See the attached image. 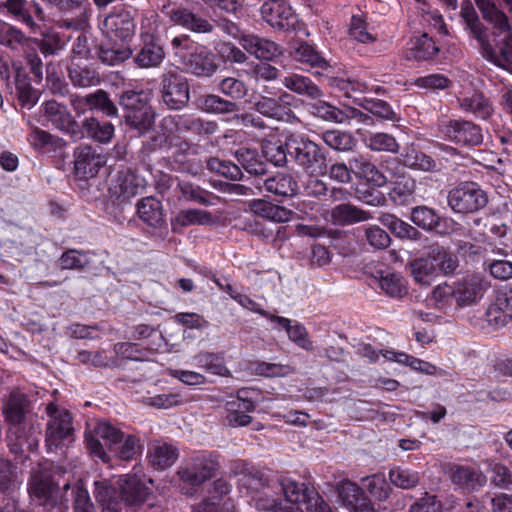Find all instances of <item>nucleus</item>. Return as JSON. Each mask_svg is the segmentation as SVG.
I'll return each mask as SVG.
<instances>
[{
	"label": "nucleus",
	"instance_id": "412c9836",
	"mask_svg": "<svg viewBox=\"0 0 512 512\" xmlns=\"http://www.w3.org/2000/svg\"><path fill=\"white\" fill-rule=\"evenodd\" d=\"M163 126L165 128L171 126V132H191L197 135H211L214 134L218 128L214 121H206L200 117L188 114L166 117L163 119Z\"/></svg>",
	"mask_w": 512,
	"mask_h": 512
},
{
	"label": "nucleus",
	"instance_id": "7ed1b4c3",
	"mask_svg": "<svg viewBox=\"0 0 512 512\" xmlns=\"http://www.w3.org/2000/svg\"><path fill=\"white\" fill-rule=\"evenodd\" d=\"M447 203L455 213H475L487 205L488 197L476 182L466 181L448 191Z\"/></svg>",
	"mask_w": 512,
	"mask_h": 512
},
{
	"label": "nucleus",
	"instance_id": "f704fd0d",
	"mask_svg": "<svg viewBox=\"0 0 512 512\" xmlns=\"http://www.w3.org/2000/svg\"><path fill=\"white\" fill-rule=\"evenodd\" d=\"M68 78L72 85L77 88H88L101 83V76L96 69L74 62L68 67Z\"/></svg>",
	"mask_w": 512,
	"mask_h": 512
},
{
	"label": "nucleus",
	"instance_id": "79ce46f5",
	"mask_svg": "<svg viewBox=\"0 0 512 512\" xmlns=\"http://www.w3.org/2000/svg\"><path fill=\"white\" fill-rule=\"evenodd\" d=\"M82 128L89 138L100 143H108L114 136V125L108 121H100L95 117H88L82 122Z\"/></svg>",
	"mask_w": 512,
	"mask_h": 512
},
{
	"label": "nucleus",
	"instance_id": "6ab92c4d",
	"mask_svg": "<svg viewBox=\"0 0 512 512\" xmlns=\"http://www.w3.org/2000/svg\"><path fill=\"white\" fill-rule=\"evenodd\" d=\"M28 409L29 401L23 393L13 392L10 394L3 407L5 419L10 424L7 431V441L12 442L14 438H19L18 433L21 430V425L24 423Z\"/></svg>",
	"mask_w": 512,
	"mask_h": 512
},
{
	"label": "nucleus",
	"instance_id": "0e129e2a",
	"mask_svg": "<svg viewBox=\"0 0 512 512\" xmlns=\"http://www.w3.org/2000/svg\"><path fill=\"white\" fill-rule=\"evenodd\" d=\"M4 6L9 13L25 24L30 32L35 33L38 30V24L33 20L31 13L25 7L26 0H7Z\"/></svg>",
	"mask_w": 512,
	"mask_h": 512
},
{
	"label": "nucleus",
	"instance_id": "a878e982",
	"mask_svg": "<svg viewBox=\"0 0 512 512\" xmlns=\"http://www.w3.org/2000/svg\"><path fill=\"white\" fill-rule=\"evenodd\" d=\"M489 325L500 328L512 321V292L499 293L486 311Z\"/></svg>",
	"mask_w": 512,
	"mask_h": 512
},
{
	"label": "nucleus",
	"instance_id": "f257e3e1",
	"mask_svg": "<svg viewBox=\"0 0 512 512\" xmlns=\"http://www.w3.org/2000/svg\"><path fill=\"white\" fill-rule=\"evenodd\" d=\"M94 496L105 512H130L140 509L146 500L149 489L141 479L133 474L120 476L116 479L115 485L108 480L95 481Z\"/></svg>",
	"mask_w": 512,
	"mask_h": 512
},
{
	"label": "nucleus",
	"instance_id": "2eb2a0df",
	"mask_svg": "<svg viewBox=\"0 0 512 512\" xmlns=\"http://www.w3.org/2000/svg\"><path fill=\"white\" fill-rule=\"evenodd\" d=\"M454 286L455 304L462 308L476 304L483 297L489 284L481 275L472 274L458 280Z\"/></svg>",
	"mask_w": 512,
	"mask_h": 512
},
{
	"label": "nucleus",
	"instance_id": "8fccbe9b",
	"mask_svg": "<svg viewBox=\"0 0 512 512\" xmlns=\"http://www.w3.org/2000/svg\"><path fill=\"white\" fill-rule=\"evenodd\" d=\"M278 487V481H272L263 490L256 493V495L251 498L255 503V507L260 511L274 512L281 501L278 497Z\"/></svg>",
	"mask_w": 512,
	"mask_h": 512
},
{
	"label": "nucleus",
	"instance_id": "69168bd1",
	"mask_svg": "<svg viewBox=\"0 0 512 512\" xmlns=\"http://www.w3.org/2000/svg\"><path fill=\"white\" fill-rule=\"evenodd\" d=\"M483 19L491 24L498 33H506L512 30L508 16L496 5L480 12Z\"/></svg>",
	"mask_w": 512,
	"mask_h": 512
},
{
	"label": "nucleus",
	"instance_id": "052dcab7",
	"mask_svg": "<svg viewBox=\"0 0 512 512\" xmlns=\"http://www.w3.org/2000/svg\"><path fill=\"white\" fill-rule=\"evenodd\" d=\"M91 262L90 256L85 251L69 249L58 260L59 267L63 270H82Z\"/></svg>",
	"mask_w": 512,
	"mask_h": 512
},
{
	"label": "nucleus",
	"instance_id": "c756f323",
	"mask_svg": "<svg viewBox=\"0 0 512 512\" xmlns=\"http://www.w3.org/2000/svg\"><path fill=\"white\" fill-rule=\"evenodd\" d=\"M231 488L226 480L219 478L210 484L208 495L203 501L218 508L220 512H235V505L229 497Z\"/></svg>",
	"mask_w": 512,
	"mask_h": 512
},
{
	"label": "nucleus",
	"instance_id": "09e8293b",
	"mask_svg": "<svg viewBox=\"0 0 512 512\" xmlns=\"http://www.w3.org/2000/svg\"><path fill=\"white\" fill-rule=\"evenodd\" d=\"M141 452L140 439L131 434H123V438L110 450L115 457L125 461L136 458Z\"/></svg>",
	"mask_w": 512,
	"mask_h": 512
},
{
	"label": "nucleus",
	"instance_id": "423d86ee",
	"mask_svg": "<svg viewBox=\"0 0 512 512\" xmlns=\"http://www.w3.org/2000/svg\"><path fill=\"white\" fill-rule=\"evenodd\" d=\"M438 129L447 140L457 145L474 147L483 142L482 129L469 120H442L438 124Z\"/></svg>",
	"mask_w": 512,
	"mask_h": 512
},
{
	"label": "nucleus",
	"instance_id": "1a4fd4ad",
	"mask_svg": "<svg viewBox=\"0 0 512 512\" xmlns=\"http://www.w3.org/2000/svg\"><path fill=\"white\" fill-rule=\"evenodd\" d=\"M3 43L12 49H16L14 43L25 42L28 45H34L46 57L50 55H58L65 49L66 40L63 36L56 32H47L42 38H27L17 29H9L4 36Z\"/></svg>",
	"mask_w": 512,
	"mask_h": 512
},
{
	"label": "nucleus",
	"instance_id": "473e14b6",
	"mask_svg": "<svg viewBox=\"0 0 512 512\" xmlns=\"http://www.w3.org/2000/svg\"><path fill=\"white\" fill-rule=\"evenodd\" d=\"M179 457V450L173 444L156 442L148 453L151 465L158 470H165L171 467Z\"/></svg>",
	"mask_w": 512,
	"mask_h": 512
},
{
	"label": "nucleus",
	"instance_id": "4d7b16f0",
	"mask_svg": "<svg viewBox=\"0 0 512 512\" xmlns=\"http://www.w3.org/2000/svg\"><path fill=\"white\" fill-rule=\"evenodd\" d=\"M177 188L185 200L197 202L205 206L214 205V202L211 199L217 198L199 186L187 181H179Z\"/></svg>",
	"mask_w": 512,
	"mask_h": 512
},
{
	"label": "nucleus",
	"instance_id": "aec40b11",
	"mask_svg": "<svg viewBox=\"0 0 512 512\" xmlns=\"http://www.w3.org/2000/svg\"><path fill=\"white\" fill-rule=\"evenodd\" d=\"M41 109L43 115L55 128L71 134L76 139L82 138V132L77 130V122L66 105L48 100L41 105Z\"/></svg>",
	"mask_w": 512,
	"mask_h": 512
},
{
	"label": "nucleus",
	"instance_id": "603ef678",
	"mask_svg": "<svg viewBox=\"0 0 512 512\" xmlns=\"http://www.w3.org/2000/svg\"><path fill=\"white\" fill-rule=\"evenodd\" d=\"M383 357L390 361H395L407 366H410L416 371L423 372L428 375L436 373L437 367L429 362L410 356L404 352L386 351Z\"/></svg>",
	"mask_w": 512,
	"mask_h": 512
},
{
	"label": "nucleus",
	"instance_id": "dca6fc26",
	"mask_svg": "<svg viewBox=\"0 0 512 512\" xmlns=\"http://www.w3.org/2000/svg\"><path fill=\"white\" fill-rule=\"evenodd\" d=\"M182 65L186 73L198 78H210L219 69L217 56L204 47L183 56Z\"/></svg>",
	"mask_w": 512,
	"mask_h": 512
},
{
	"label": "nucleus",
	"instance_id": "e2e57ef3",
	"mask_svg": "<svg viewBox=\"0 0 512 512\" xmlns=\"http://www.w3.org/2000/svg\"><path fill=\"white\" fill-rule=\"evenodd\" d=\"M206 165L209 171L218 173L233 181L240 180L243 176L239 166L230 161L212 157L207 160Z\"/></svg>",
	"mask_w": 512,
	"mask_h": 512
},
{
	"label": "nucleus",
	"instance_id": "a19ab883",
	"mask_svg": "<svg viewBox=\"0 0 512 512\" xmlns=\"http://www.w3.org/2000/svg\"><path fill=\"white\" fill-rule=\"evenodd\" d=\"M291 55L297 62L307 64L311 68H320L323 71L331 68L329 62L306 42H302L299 46L295 47Z\"/></svg>",
	"mask_w": 512,
	"mask_h": 512
},
{
	"label": "nucleus",
	"instance_id": "39448f33",
	"mask_svg": "<svg viewBox=\"0 0 512 512\" xmlns=\"http://www.w3.org/2000/svg\"><path fill=\"white\" fill-rule=\"evenodd\" d=\"M46 413L49 416L46 427V446L53 451L73 440L72 417L67 410L59 409L53 403L46 406Z\"/></svg>",
	"mask_w": 512,
	"mask_h": 512
},
{
	"label": "nucleus",
	"instance_id": "680f3d73",
	"mask_svg": "<svg viewBox=\"0 0 512 512\" xmlns=\"http://www.w3.org/2000/svg\"><path fill=\"white\" fill-rule=\"evenodd\" d=\"M279 493L284 495L283 501L305 503L309 494H307L304 484H300L292 479L284 478L278 482Z\"/></svg>",
	"mask_w": 512,
	"mask_h": 512
},
{
	"label": "nucleus",
	"instance_id": "de8ad7c7",
	"mask_svg": "<svg viewBox=\"0 0 512 512\" xmlns=\"http://www.w3.org/2000/svg\"><path fill=\"white\" fill-rule=\"evenodd\" d=\"M322 140L328 147L338 152L351 151L356 145V140L351 133L336 129L323 132Z\"/></svg>",
	"mask_w": 512,
	"mask_h": 512
},
{
	"label": "nucleus",
	"instance_id": "774afa93",
	"mask_svg": "<svg viewBox=\"0 0 512 512\" xmlns=\"http://www.w3.org/2000/svg\"><path fill=\"white\" fill-rule=\"evenodd\" d=\"M363 486L369 494L378 501H385L389 497L390 487L381 475H372L363 479Z\"/></svg>",
	"mask_w": 512,
	"mask_h": 512
},
{
	"label": "nucleus",
	"instance_id": "58836bf2",
	"mask_svg": "<svg viewBox=\"0 0 512 512\" xmlns=\"http://www.w3.org/2000/svg\"><path fill=\"white\" fill-rule=\"evenodd\" d=\"M404 166L423 172H435L439 170L437 162L428 154L414 148H408L401 154Z\"/></svg>",
	"mask_w": 512,
	"mask_h": 512
},
{
	"label": "nucleus",
	"instance_id": "ddd939ff",
	"mask_svg": "<svg viewBox=\"0 0 512 512\" xmlns=\"http://www.w3.org/2000/svg\"><path fill=\"white\" fill-rule=\"evenodd\" d=\"M161 86L163 103L169 109L179 110L189 102L190 90L185 78L176 74L164 75Z\"/></svg>",
	"mask_w": 512,
	"mask_h": 512
},
{
	"label": "nucleus",
	"instance_id": "c03bdc74",
	"mask_svg": "<svg viewBox=\"0 0 512 512\" xmlns=\"http://www.w3.org/2000/svg\"><path fill=\"white\" fill-rule=\"evenodd\" d=\"M415 188L416 182L413 178H398L389 192V198L396 205H408L414 200Z\"/></svg>",
	"mask_w": 512,
	"mask_h": 512
},
{
	"label": "nucleus",
	"instance_id": "a211bd4d",
	"mask_svg": "<svg viewBox=\"0 0 512 512\" xmlns=\"http://www.w3.org/2000/svg\"><path fill=\"white\" fill-rule=\"evenodd\" d=\"M230 473L234 476H239L238 485L240 490H245L246 494L251 498L271 483L260 470L248 467L241 460L231 463Z\"/></svg>",
	"mask_w": 512,
	"mask_h": 512
},
{
	"label": "nucleus",
	"instance_id": "bb28decb",
	"mask_svg": "<svg viewBox=\"0 0 512 512\" xmlns=\"http://www.w3.org/2000/svg\"><path fill=\"white\" fill-rule=\"evenodd\" d=\"M74 156L75 171L82 177H94L105 164L104 157L96 153L90 146L78 147L75 150Z\"/></svg>",
	"mask_w": 512,
	"mask_h": 512
},
{
	"label": "nucleus",
	"instance_id": "7c9ffc66",
	"mask_svg": "<svg viewBox=\"0 0 512 512\" xmlns=\"http://www.w3.org/2000/svg\"><path fill=\"white\" fill-rule=\"evenodd\" d=\"M281 82L288 90L311 100L323 96L322 90L309 77L291 73L281 78Z\"/></svg>",
	"mask_w": 512,
	"mask_h": 512
},
{
	"label": "nucleus",
	"instance_id": "f03ea898",
	"mask_svg": "<svg viewBox=\"0 0 512 512\" xmlns=\"http://www.w3.org/2000/svg\"><path fill=\"white\" fill-rule=\"evenodd\" d=\"M289 156L309 175H319L326 171V157L313 141L302 136L287 139Z\"/></svg>",
	"mask_w": 512,
	"mask_h": 512
},
{
	"label": "nucleus",
	"instance_id": "20e7f679",
	"mask_svg": "<svg viewBox=\"0 0 512 512\" xmlns=\"http://www.w3.org/2000/svg\"><path fill=\"white\" fill-rule=\"evenodd\" d=\"M220 468L218 455L202 451L186 460L178 469L180 480L191 486H200L213 477Z\"/></svg>",
	"mask_w": 512,
	"mask_h": 512
},
{
	"label": "nucleus",
	"instance_id": "c85d7f7f",
	"mask_svg": "<svg viewBox=\"0 0 512 512\" xmlns=\"http://www.w3.org/2000/svg\"><path fill=\"white\" fill-rule=\"evenodd\" d=\"M457 102L462 111L474 115L477 119L487 120L494 112L490 98L481 92H474L471 95L460 97L457 99Z\"/></svg>",
	"mask_w": 512,
	"mask_h": 512
},
{
	"label": "nucleus",
	"instance_id": "72a5a7b5",
	"mask_svg": "<svg viewBox=\"0 0 512 512\" xmlns=\"http://www.w3.org/2000/svg\"><path fill=\"white\" fill-rule=\"evenodd\" d=\"M265 189L277 196L292 197L298 193L299 186L296 179L287 173H277L264 180Z\"/></svg>",
	"mask_w": 512,
	"mask_h": 512
},
{
	"label": "nucleus",
	"instance_id": "49530a36",
	"mask_svg": "<svg viewBox=\"0 0 512 512\" xmlns=\"http://www.w3.org/2000/svg\"><path fill=\"white\" fill-rule=\"evenodd\" d=\"M439 51L436 43L427 34L418 37L406 54L408 60L424 61L433 58Z\"/></svg>",
	"mask_w": 512,
	"mask_h": 512
},
{
	"label": "nucleus",
	"instance_id": "f8f14e48",
	"mask_svg": "<svg viewBox=\"0 0 512 512\" xmlns=\"http://www.w3.org/2000/svg\"><path fill=\"white\" fill-rule=\"evenodd\" d=\"M260 13L269 26L279 31H289L296 22L292 8L285 0L265 1L260 8Z\"/></svg>",
	"mask_w": 512,
	"mask_h": 512
},
{
	"label": "nucleus",
	"instance_id": "b1692460",
	"mask_svg": "<svg viewBox=\"0 0 512 512\" xmlns=\"http://www.w3.org/2000/svg\"><path fill=\"white\" fill-rule=\"evenodd\" d=\"M242 48L257 59L270 61L283 54L277 43L254 34H244L240 38Z\"/></svg>",
	"mask_w": 512,
	"mask_h": 512
},
{
	"label": "nucleus",
	"instance_id": "9b49d317",
	"mask_svg": "<svg viewBox=\"0 0 512 512\" xmlns=\"http://www.w3.org/2000/svg\"><path fill=\"white\" fill-rule=\"evenodd\" d=\"M149 93L146 91L128 90L123 92L119 104L126 111V122L135 128L145 127L150 123L148 107Z\"/></svg>",
	"mask_w": 512,
	"mask_h": 512
},
{
	"label": "nucleus",
	"instance_id": "bf43d9fd",
	"mask_svg": "<svg viewBox=\"0 0 512 512\" xmlns=\"http://www.w3.org/2000/svg\"><path fill=\"white\" fill-rule=\"evenodd\" d=\"M213 221L210 212L200 209L181 210L174 220V225L186 227L190 225H206Z\"/></svg>",
	"mask_w": 512,
	"mask_h": 512
},
{
	"label": "nucleus",
	"instance_id": "f3484780",
	"mask_svg": "<svg viewBox=\"0 0 512 512\" xmlns=\"http://www.w3.org/2000/svg\"><path fill=\"white\" fill-rule=\"evenodd\" d=\"M104 29L110 39H130L136 29L133 13L124 8H114L104 20Z\"/></svg>",
	"mask_w": 512,
	"mask_h": 512
},
{
	"label": "nucleus",
	"instance_id": "864d4df0",
	"mask_svg": "<svg viewBox=\"0 0 512 512\" xmlns=\"http://www.w3.org/2000/svg\"><path fill=\"white\" fill-rule=\"evenodd\" d=\"M201 108L211 114L228 115L239 111V105L215 94H208L202 100Z\"/></svg>",
	"mask_w": 512,
	"mask_h": 512
},
{
	"label": "nucleus",
	"instance_id": "6e6d98bb",
	"mask_svg": "<svg viewBox=\"0 0 512 512\" xmlns=\"http://www.w3.org/2000/svg\"><path fill=\"white\" fill-rule=\"evenodd\" d=\"M390 482L401 489H413L420 483V474L417 471L396 466L389 471Z\"/></svg>",
	"mask_w": 512,
	"mask_h": 512
},
{
	"label": "nucleus",
	"instance_id": "9d476101",
	"mask_svg": "<svg viewBox=\"0 0 512 512\" xmlns=\"http://www.w3.org/2000/svg\"><path fill=\"white\" fill-rule=\"evenodd\" d=\"M460 15L464 19L470 34L477 40L482 56L491 63L500 66L501 60L490 43L488 28L480 21L472 5H463Z\"/></svg>",
	"mask_w": 512,
	"mask_h": 512
},
{
	"label": "nucleus",
	"instance_id": "ea45409f",
	"mask_svg": "<svg viewBox=\"0 0 512 512\" xmlns=\"http://www.w3.org/2000/svg\"><path fill=\"white\" fill-rule=\"evenodd\" d=\"M410 270L415 281L423 286H429L438 275L434 260L429 253L426 257L411 261Z\"/></svg>",
	"mask_w": 512,
	"mask_h": 512
},
{
	"label": "nucleus",
	"instance_id": "338daca9",
	"mask_svg": "<svg viewBox=\"0 0 512 512\" xmlns=\"http://www.w3.org/2000/svg\"><path fill=\"white\" fill-rule=\"evenodd\" d=\"M19 491V481L14 467L7 461H0V493L7 495Z\"/></svg>",
	"mask_w": 512,
	"mask_h": 512
},
{
	"label": "nucleus",
	"instance_id": "5fc2aeb1",
	"mask_svg": "<svg viewBox=\"0 0 512 512\" xmlns=\"http://www.w3.org/2000/svg\"><path fill=\"white\" fill-rule=\"evenodd\" d=\"M255 110L261 115L268 118L284 119L285 116L289 118L292 115L291 110H286L279 100L267 96H261L254 103Z\"/></svg>",
	"mask_w": 512,
	"mask_h": 512
},
{
	"label": "nucleus",
	"instance_id": "a18cd8bd",
	"mask_svg": "<svg viewBox=\"0 0 512 512\" xmlns=\"http://www.w3.org/2000/svg\"><path fill=\"white\" fill-rule=\"evenodd\" d=\"M379 285L384 293L391 297L401 298L408 293L405 279L399 273L390 270L380 272Z\"/></svg>",
	"mask_w": 512,
	"mask_h": 512
},
{
	"label": "nucleus",
	"instance_id": "4c0bfd02",
	"mask_svg": "<svg viewBox=\"0 0 512 512\" xmlns=\"http://www.w3.org/2000/svg\"><path fill=\"white\" fill-rule=\"evenodd\" d=\"M429 255L437 268V274L453 275L459 267V259L456 254L448 248L439 245L429 247Z\"/></svg>",
	"mask_w": 512,
	"mask_h": 512
},
{
	"label": "nucleus",
	"instance_id": "37998d69",
	"mask_svg": "<svg viewBox=\"0 0 512 512\" xmlns=\"http://www.w3.org/2000/svg\"><path fill=\"white\" fill-rule=\"evenodd\" d=\"M379 220L398 238L417 240L420 237V232L415 227L402 221L393 214H382Z\"/></svg>",
	"mask_w": 512,
	"mask_h": 512
},
{
	"label": "nucleus",
	"instance_id": "3c124183",
	"mask_svg": "<svg viewBox=\"0 0 512 512\" xmlns=\"http://www.w3.org/2000/svg\"><path fill=\"white\" fill-rule=\"evenodd\" d=\"M235 157L249 174H265L266 166L256 150L242 147L235 151Z\"/></svg>",
	"mask_w": 512,
	"mask_h": 512
},
{
	"label": "nucleus",
	"instance_id": "6e6552de",
	"mask_svg": "<svg viewBox=\"0 0 512 512\" xmlns=\"http://www.w3.org/2000/svg\"><path fill=\"white\" fill-rule=\"evenodd\" d=\"M53 469L52 463L44 462L40 463L32 472L28 492L32 498L38 501L39 505L53 506L55 503L54 493L57 485L53 480Z\"/></svg>",
	"mask_w": 512,
	"mask_h": 512
},
{
	"label": "nucleus",
	"instance_id": "4be33fe9",
	"mask_svg": "<svg viewBox=\"0 0 512 512\" xmlns=\"http://www.w3.org/2000/svg\"><path fill=\"white\" fill-rule=\"evenodd\" d=\"M146 188V180L133 171H119L110 187L112 195L122 201L129 200L132 197L140 195Z\"/></svg>",
	"mask_w": 512,
	"mask_h": 512
},
{
	"label": "nucleus",
	"instance_id": "cd10ccee",
	"mask_svg": "<svg viewBox=\"0 0 512 512\" xmlns=\"http://www.w3.org/2000/svg\"><path fill=\"white\" fill-rule=\"evenodd\" d=\"M164 58L165 51L158 38L146 36V39H141V46L134 61L141 68H153L160 66Z\"/></svg>",
	"mask_w": 512,
	"mask_h": 512
},
{
	"label": "nucleus",
	"instance_id": "393cba45",
	"mask_svg": "<svg viewBox=\"0 0 512 512\" xmlns=\"http://www.w3.org/2000/svg\"><path fill=\"white\" fill-rule=\"evenodd\" d=\"M337 491L343 502L355 512H375L371 501L356 483L342 480L337 486Z\"/></svg>",
	"mask_w": 512,
	"mask_h": 512
},
{
	"label": "nucleus",
	"instance_id": "4468645a",
	"mask_svg": "<svg viewBox=\"0 0 512 512\" xmlns=\"http://www.w3.org/2000/svg\"><path fill=\"white\" fill-rule=\"evenodd\" d=\"M449 478L462 493H475L480 491L487 482L486 475L473 466L451 464Z\"/></svg>",
	"mask_w": 512,
	"mask_h": 512
},
{
	"label": "nucleus",
	"instance_id": "e433bc0d",
	"mask_svg": "<svg viewBox=\"0 0 512 512\" xmlns=\"http://www.w3.org/2000/svg\"><path fill=\"white\" fill-rule=\"evenodd\" d=\"M331 218L336 224L349 225L367 221L372 218L368 211L358 208L349 203L335 206L331 211Z\"/></svg>",
	"mask_w": 512,
	"mask_h": 512
},
{
	"label": "nucleus",
	"instance_id": "13d9d810",
	"mask_svg": "<svg viewBox=\"0 0 512 512\" xmlns=\"http://www.w3.org/2000/svg\"><path fill=\"white\" fill-rule=\"evenodd\" d=\"M411 221L418 227L431 231L438 227L440 217L432 208L427 206H417L412 209Z\"/></svg>",
	"mask_w": 512,
	"mask_h": 512
},
{
	"label": "nucleus",
	"instance_id": "0eeeda50",
	"mask_svg": "<svg viewBox=\"0 0 512 512\" xmlns=\"http://www.w3.org/2000/svg\"><path fill=\"white\" fill-rule=\"evenodd\" d=\"M123 432L106 421H99L94 430L93 434H86L85 440L88 450L91 455L100 459L104 463L110 461L109 454L105 451L103 444L100 440H103L108 451L110 450L123 438Z\"/></svg>",
	"mask_w": 512,
	"mask_h": 512
},
{
	"label": "nucleus",
	"instance_id": "c9c22d12",
	"mask_svg": "<svg viewBox=\"0 0 512 512\" xmlns=\"http://www.w3.org/2000/svg\"><path fill=\"white\" fill-rule=\"evenodd\" d=\"M139 218L152 227H161L165 220L162 211V204L154 197H145L137 204Z\"/></svg>",
	"mask_w": 512,
	"mask_h": 512
},
{
	"label": "nucleus",
	"instance_id": "2f4dec72",
	"mask_svg": "<svg viewBox=\"0 0 512 512\" xmlns=\"http://www.w3.org/2000/svg\"><path fill=\"white\" fill-rule=\"evenodd\" d=\"M192 363L206 373L228 377L230 370L226 367L223 353L202 351L193 356Z\"/></svg>",
	"mask_w": 512,
	"mask_h": 512
},
{
	"label": "nucleus",
	"instance_id": "5701e85b",
	"mask_svg": "<svg viewBox=\"0 0 512 512\" xmlns=\"http://www.w3.org/2000/svg\"><path fill=\"white\" fill-rule=\"evenodd\" d=\"M163 12L171 22L195 33H210L213 25L205 18L181 7H163Z\"/></svg>",
	"mask_w": 512,
	"mask_h": 512
}]
</instances>
